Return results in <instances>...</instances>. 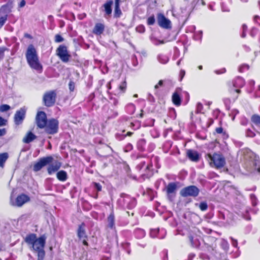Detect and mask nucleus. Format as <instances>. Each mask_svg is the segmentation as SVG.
Listing matches in <instances>:
<instances>
[{"instance_id": "55", "label": "nucleus", "mask_w": 260, "mask_h": 260, "mask_svg": "<svg viewBox=\"0 0 260 260\" xmlns=\"http://www.w3.org/2000/svg\"><path fill=\"white\" fill-rule=\"evenodd\" d=\"M69 88L70 91H73L75 89V83L73 81H70L69 83Z\"/></svg>"}, {"instance_id": "25", "label": "nucleus", "mask_w": 260, "mask_h": 260, "mask_svg": "<svg viewBox=\"0 0 260 260\" xmlns=\"http://www.w3.org/2000/svg\"><path fill=\"white\" fill-rule=\"evenodd\" d=\"M37 239V236L35 234H30L26 236L25 242L27 244L32 245Z\"/></svg>"}, {"instance_id": "39", "label": "nucleus", "mask_w": 260, "mask_h": 260, "mask_svg": "<svg viewBox=\"0 0 260 260\" xmlns=\"http://www.w3.org/2000/svg\"><path fill=\"white\" fill-rule=\"evenodd\" d=\"M159 229H152L150 232V236L152 238L157 237L158 238H162V237H159L157 236V234L159 233Z\"/></svg>"}, {"instance_id": "11", "label": "nucleus", "mask_w": 260, "mask_h": 260, "mask_svg": "<svg viewBox=\"0 0 260 260\" xmlns=\"http://www.w3.org/2000/svg\"><path fill=\"white\" fill-rule=\"evenodd\" d=\"M26 110L27 108L25 107H23L16 111L14 116V122L16 125H19L22 123L25 118Z\"/></svg>"}, {"instance_id": "44", "label": "nucleus", "mask_w": 260, "mask_h": 260, "mask_svg": "<svg viewBox=\"0 0 260 260\" xmlns=\"http://www.w3.org/2000/svg\"><path fill=\"white\" fill-rule=\"evenodd\" d=\"M249 69V66L246 64H243L240 66L239 68V71L241 73H243Z\"/></svg>"}, {"instance_id": "7", "label": "nucleus", "mask_w": 260, "mask_h": 260, "mask_svg": "<svg viewBox=\"0 0 260 260\" xmlns=\"http://www.w3.org/2000/svg\"><path fill=\"white\" fill-rule=\"evenodd\" d=\"M56 99V93L55 90H51L45 93L43 98L44 105L48 107L53 106L55 103Z\"/></svg>"}, {"instance_id": "26", "label": "nucleus", "mask_w": 260, "mask_h": 260, "mask_svg": "<svg viewBox=\"0 0 260 260\" xmlns=\"http://www.w3.org/2000/svg\"><path fill=\"white\" fill-rule=\"evenodd\" d=\"M146 142L144 139H139L137 143V148L140 151L143 152L145 150Z\"/></svg>"}, {"instance_id": "19", "label": "nucleus", "mask_w": 260, "mask_h": 260, "mask_svg": "<svg viewBox=\"0 0 260 260\" xmlns=\"http://www.w3.org/2000/svg\"><path fill=\"white\" fill-rule=\"evenodd\" d=\"M85 224L83 222L78 226L77 230V236L80 239L82 238H87V235L85 231Z\"/></svg>"}, {"instance_id": "37", "label": "nucleus", "mask_w": 260, "mask_h": 260, "mask_svg": "<svg viewBox=\"0 0 260 260\" xmlns=\"http://www.w3.org/2000/svg\"><path fill=\"white\" fill-rule=\"evenodd\" d=\"M250 210V208H246L244 211L242 213V216L246 220H250L251 218L249 215V212Z\"/></svg>"}, {"instance_id": "29", "label": "nucleus", "mask_w": 260, "mask_h": 260, "mask_svg": "<svg viewBox=\"0 0 260 260\" xmlns=\"http://www.w3.org/2000/svg\"><path fill=\"white\" fill-rule=\"evenodd\" d=\"M177 189V185L175 183H169L167 186L166 191L168 195L174 193Z\"/></svg>"}, {"instance_id": "30", "label": "nucleus", "mask_w": 260, "mask_h": 260, "mask_svg": "<svg viewBox=\"0 0 260 260\" xmlns=\"http://www.w3.org/2000/svg\"><path fill=\"white\" fill-rule=\"evenodd\" d=\"M134 235L136 238L142 239L145 236L146 233L144 230L138 228L135 230Z\"/></svg>"}, {"instance_id": "63", "label": "nucleus", "mask_w": 260, "mask_h": 260, "mask_svg": "<svg viewBox=\"0 0 260 260\" xmlns=\"http://www.w3.org/2000/svg\"><path fill=\"white\" fill-rule=\"evenodd\" d=\"M7 133L6 129L5 128L0 129V137L5 135Z\"/></svg>"}, {"instance_id": "32", "label": "nucleus", "mask_w": 260, "mask_h": 260, "mask_svg": "<svg viewBox=\"0 0 260 260\" xmlns=\"http://www.w3.org/2000/svg\"><path fill=\"white\" fill-rule=\"evenodd\" d=\"M157 58L158 61L162 64L167 63L169 60V57L166 55L162 54H158Z\"/></svg>"}, {"instance_id": "49", "label": "nucleus", "mask_w": 260, "mask_h": 260, "mask_svg": "<svg viewBox=\"0 0 260 260\" xmlns=\"http://www.w3.org/2000/svg\"><path fill=\"white\" fill-rule=\"evenodd\" d=\"M202 38V31H199L196 33L194 36V39L196 40H200Z\"/></svg>"}, {"instance_id": "2", "label": "nucleus", "mask_w": 260, "mask_h": 260, "mask_svg": "<svg viewBox=\"0 0 260 260\" xmlns=\"http://www.w3.org/2000/svg\"><path fill=\"white\" fill-rule=\"evenodd\" d=\"M117 203L124 209H132L136 205L135 199L124 193L120 194V198L118 200Z\"/></svg>"}, {"instance_id": "35", "label": "nucleus", "mask_w": 260, "mask_h": 260, "mask_svg": "<svg viewBox=\"0 0 260 260\" xmlns=\"http://www.w3.org/2000/svg\"><path fill=\"white\" fill-rule=\"evenodd\" d=\"M251 121L256 125H260V116L257 114H254L251 117Z\"/></svg>"}, {"instance_id": "21", "label": "nucleus", "mask_w": 260, "mask_h": 260, "mask_svg": "<svg viewBox=\"0 0 260 260\" xmlns=\"http://www.w3.org/2000/svg\"><path fill=\"white\" fill-rule=\"evenodd\" d=\"M37 138V136L31 132L27 133L22 140V142L26 144H28Z\"/></svg>"}, {"instance_id": "46", "label": "nucleus", "mask_w": 260, "mask_h": 260, "mask_svg": "<svg viewBox=\"0 0 260 260\" xmlns=\"http://www.w3.org/2000/svg\"><path fill=\"white\" fill-rule=\"evenodd\" d=\"M6 50H8V49L6 47H0V61L4 58L5 52Z\"/></svg>"}, {"instance_id": "17", "label": "nucleus", "mask_w": 260, "mask_h": 260, "mask_svg": "<svg viewBox=\"0 0 260 260\" xmlns=\"http://www.w3.org/2000/svg\"><path fill=\"white\" fill-rule=\"evenodd\" d=\"M218 217L220 219L225 220L227 222H230L233 219V214L228 210L220 211L218 213Z\"/></svg>"}, {"instance_id": "58", "label": "nucleus", "mask_w": 260, "mask_h": 260, "mask_svg": "<svg viewBox=\"0 0 260 260\" xmlns=\"http://www.w3.org/2000/svg\"><path fill=\"white\" fill-rule=\"evenodd\" d=\"M258 32L257 29L256 28H252L250 31V35L252 37H254Z\"/></svg>"}, {"instance_id": "42", "label": "nucleus", "mask_w": 260, "mask_h": 260, "mask_svg": "<svg viewBox=\"0 0 260 260\" xmlns=\"http://www.w3.org/2000/svg\"><path fill=\"white\" fill-rule=\"evenodd\" d=\"M11 109V107L9 105L7 104H3L0 106V112H4L8 111Z\"/></svg>"}, {"instance_id": "8", "label": "nucleus", "mask_w": 260, "mask_h": 260, "mask_svg": "<svg viewBox=\"0 0 260 260\" xmlns=\"http://www.w3.org/2000/svg\"><path fill=\"white\" fill-rule=\"evenodd\" d=\"M199 192L200 190L197 186L190 185L182 188L180 191V194L183 197H196L198 196Z\"/></svg>"}, {"instance_id": "57", "label": "nucleus", "mask_w": 260, "mask_h": 260, "mask_svg": "<svg viewBox=\"0 0 260 260\" xmlns=\"http://www.w3.org/2000/svg\"><path fill=\"white\" fill-rule=\"evenodd\" d=\"M7 123V120L0 116V127L6 125Z\"/></svg>"}, {"instance_id": "22", "label": "nucleus", "mask_w": 260, "mask_h": 260, "mask_svg": "<svg viewBox=\"0 0 260 260\" xmlns=\"http://www.w3.org/2000/svg\"><path fill=\"white\" fill-rule=\"evenodd\" d=\"M188 158L192 161H197L199 160V156L196 151L188 150L187 152Z\"/></svg>"}, {"instance_id": "23", "label": "nucleus", "mask_w": 260, "mask_h": 260, "mask_svg": "<svg viewBox=\"0 0 260 260\" xmlns=\"http://www.w3.org/2000/svg\"><path fill=\"white\" fill-rule=\"evenodd\" d=\"M113 4V1L112 0H110L104 4L103 7L104 8V11L107 15L109 16L111 14L112 6Z\"/></svg>"}, {"instance_id": "31", "label": "nucleus", "mask_w": 260, "mask_h": 260, "mask_svg": "<svg viewBox=\"0 0 260 260\" xmlns=\"http://www.w3.org/2000/svg\"><path fill=\"white\" fill-rule=\"evenodd\" d=\"M191 246L193 247H198L200 245V242L197 238H194L192 236H188Z\"/></svg>"}, {"instance_id": "52", "label": "nucleus", "mask_w": 260, "mask_h": 260, "mask_svg": "<svg viewBox=\"0 0 260 260\" xmlns=\"http://www.w3.org/2000/svg\"><path fill=\"white\" fill-rule=\"evenodd\" d=\"M255 133L250 129H247L246 131V136L248 137H253L255 136Z\"/></svg>"}, {"instance_id": "5", "label": "nucleus", "mask_w": 260, "mask_h": 260, "mask_svg": "<svg viewBox=\"0 0 260 260\" xmlns=\"http://www.w3.org/2000/svg\"><path fill=\"white\" fill-rule=\"evenodd\" d=\"M59 122L57 119L52 118L48 120L45 128V132L49 135L56 134L58 131Z\"/></svg>"}, {"instance_id": "60", "label": "nucleus", "mask_w": 260, "mask_h": 260, "mask_svg": "<svg viewBox=\"0 0 260 260\" xmlns=\"http://www.w3.org/2000/svg\"><path fill=\"white\" fill-rule=\"evenodd\" d=\"M126 86L125 82H123L121 85H119V88L121 91L124 92L126 89Z\"/></svg>"}, {"instance_id": "34", "label": "nucleus", "mask_w": 260, "mask_h": 260, "mask_svg": "<svg viewBox=\"0 0 260 260\" xmlns=\"http://www.w3.org/2000/svg\"><path fill=\"white\" fill-rule=\"evenodd\" d=\"M8 158V154L7 153H3L0 154V167H4V164Z\"/></svg>"}, {"instance_id": "1", "label": "nucleus", "mask_w": 260, "mask_h": 260, "mask_svg": "<svg viewBox=\"0 0 260 260\" xmlns=\"http://www.w3.org/2000/svg\"><path fill=\"white\" fill-rule=\"evenodd\" d=\"M26 58L29 66L39 72L42 71V66L39 62L36 49L32 45H29L26 52Z\"/></svg>"}, {"instance_id": "10", "label": "nucleus", "mask_w": 260, "mask_h": 260, "mask_svg": "<svg viewBox=\"0 0 260 260\" xmlns=\"http://www.w3.org/2000/svg\"><path fill=\"white\" fill-rule=\"evenodd\" d=\"M245 84L244 79L241 77H237L233 80L232 86L230 87L231 92H236L238 93H241V88L243 87Z\"/></svg>"}, {"instance_id": "13", "label": "nucleus", "mask_w": 260, "mask_h": 260, "mask_svg": "<svg viewBox=\"0 0 260 260\" xmlns=\"http://www.w3.org/2000/svg\"><path fill=\"white\" fill-rule=\"evenodd\" d=\"M158 24L162 28L169 29L171 28V21L165 17L162 13H158L157 16Z\"/></svg>"}, {"instance_id": "20", "label": "nucleus", "mask_w": 260, "mask_h": 260, "mask_svg": "<svg viewBox=\"0 0 260 260\" xmlns=\"http://www.w3.org/2000/svg\"><path fill=\"white\" fill-rule=\"evenodd\" d=\"M105 25L101 23H96L92 32L95 35H101L104 31Z\"/></svg>"}, {"instance_id": "40", "label": "nucleus", "mask_w": 260, "mask_h": 260, "mask_svg": "<svg viewBox=\"0 0 260 260\" xmlns=\"http://www.w3.org/2000/svg\"><path fill=\"white\" fill-rule=\"evenodd\" d=\"M36 251L38 252V260H43L45 255L44 248L36 250Z\"/></svg>"}, {"instance_id": "43", "label": "nucleus", "mask_w": 260, "mask_h": 260, "mask_svg": "<svg viewBox=\"0 0 260 260\" xmlns=\"http://www.w3.org/2000/svg\"><path fill=\"white\" fill-rule=\"evenodd\" d=\"M203 109V106L202 104L201 103H198L196 106V113H202V110Z\"/></svg>"}, {"instance_id": "16", "label": "nucleus", "mask_w": 260, "mask_h": 260, "mask_svg": "<svg viewBox=\"0 0 260 260\" xmlns=\"http://www.w3.org/2000/svg\"><path fill=\"white\" fill-rule=\"evenodd\" d=\"M8 13L7 7L3 6L0 8V28H1L6 23L8 18Z\"/></svg>"}, {"instance_id": "14", "label": "nucleus", "mask_w": 260, "mask_h": 260, "mask_svg": "<svg viewBox=\"0 0 260 260\" xmlns=\"http://www.w3.org/2000/svg\"><path fill=\"white\" fill-rule=\"evenodd\" d=\"M29 201V198L27 195L21 194L18 196L15 202L11 200V204L12 206L21 207L24 204Z\"/></svg>"}, {"instance_id": "28", "label": "nucleus", "mask_w": 260, "mask_h": 260, "mask_svg": "<svg viewBox=\"0 0 260 260\" xmlns=\"http://www.w3.org/2000/svg\"><path fill=\"white\" fill-rule=\"evenodd\" d=\"M108 227L111 229L115 228V216L113 212H112L108 217Z\"/></svg>"}, {"instance_id": "4", "label": "nucleus", "mask_w": 260, "mask_h": 260, "mask_svg": "<svg viewBox=\"0 0 260 260\" xmlns=\"http://www.w3.org/2000/svg\"><path fill=\"white\" fill-rule=\"evenodd\" d=\"M246 168L247 171L250 173H260V161L258 158L254 156L253 158L250 156V159L247 162Z\"/></svg>"}, {"instance_id": "51", "label": "nucleus", "mask_w": 260, "mask_h": 260, "mask_svg": "<svg viewBox=\"0 0 260 260\" xmlns=\"http://www.w3.org/2000/svg\"><path fill=\"white\" fill-rule=\"evenodd\" d=\"M94 188L98 191H101L102 190V185L99 183L94 182L93 183Z\"/></svg>"}, {"instance_id": "24", "label": "nucleus", "mask_w": 260, "mask_h": 260, "mask_svg": "<svg viewBox=\"0 0 260 260\" xmlns=\"http://www.w3.org/2000/svg\"><path fill=\"white\" fill-rule=\"evenodd\" d=\"M120 0H115L114 8V17L119 18L122 14V12L120 9Z\"/></svg>"}, {"instance_id": "33", "label": "nucleus", "mask_w": 260, "mask_h": 260, "mask_svg": "<svg viewBox=\"0 0 260 260\" xmlns=\"http://www.w3.org/2000/svg\"><path fill=\"white\" fill-rule=\"evenodd\" d=\"M172 101L173 103L176 106H179L181 104V99L179 95L177 92L173 93L172 95Z\"/></svg>"}, {"instance_id": "6", "label": "nucleus", "mask_w": 260, "mask_h": 260, "mask_svg": "<svg viewBox=\"0 0 260 260\" xmlns=\"http://www.w3.org/2000/svg\"><path fill=\"white\" fill-rule=\"evenodd\" d=\"M56 54L63 62L67 63L70 60L71 55L67 46L64 45L59 46L56 50Z\"/></svg>"}, {"instance_id": "59", "label": "nucleus", "mask_w": 260, "mask_h": 260, "mask_svg": "<svg viewBox=\"0 0 260 260\" xmlns=\"http://www.w3.org/2000/svg\"><path fill=\"white\" fill-rule=\"evenodd\" d=\"M145 163H146L145 161H141L139 164H138L137 166V167H136L137 169L139 171H140L143 168V167L145 165Z\"/></svg>"}, {"instance_id": "38", "label": "nucleus", "mask_w": 260, "mask_h": 260, "mask_svg": "<svg viewBox=\"0 0 260 260\" xmlns=\"http://www.w3.org/2000/svg\"><path fill=\"white\" fill-rule=\"evenodd\" d=\"M150 40L151 41V42L155 45H160V44H164V41L163 40H158L157 38L154 37H150Z\"/></svg>"}, {"instance_id": "41", "label": "nucleus", "mask_w": 260, "mask_h": 260, "mask_svg": "<svg viewBox=\"0 0 260 260\" xmlns=\"http://www.w3.org/2000/svg\"><path fill=\"white\" fill-rule=\"evenodd\" d=\"M200 2L203 6L205 5L204 0H193L191 3V7L194 9Z\"/></svg>"}, {"instance_id": "54", "label": "nucleus", "mask_w": 260, "mask_h": 260, "mask_svg": "<svg viewBox=\"0 0 260 260\" xmlns=\"http://www.w3.org/2000/svg\"><path fill=\"white\" fill-rule=\"evenodd\" d=\"M250 197L253 206H255L257 204L256 198L254 194H251Z\"/></svg>"}, {"instance_id": "27", "label": "nucleus", "mask_w": 260, "mask_h": 260, "mask_svg": "<svg viewBox=\"0 0 260 260\" xmlns=\"http://www.w3.org/2000/svg\"><path fill=\"white\" fill-rule=\"evenodd\" d=\"M57 178L60 181L64 182L68 179V175L65 171L61 170L56 174Z\"/></svg>"}, {"instance_id": "12", "label": "nucleus", "mask_w": 260, "mask_h": 260, "mask_svg": "<svg viewBox=\"0 0 260 260\" xmlns=\"http://www.w3.org/2000/svg\"><path fill=\"white\" fill-rule=\"evenodd\" d=\"M46 114L43 111H40L37 113L36 117V122L38 127L44 128L47 122Z\"/></svg>"}, {"instance_id": "15", "label": "nucleus", "mask_w": 260, "mask_h": 260, "mask_svg": "<svg viewBox=\"0 0 260 260\" xmlns=\"http://www.w3.org/2000/svg\"><path fill=\"white\" fill-rule=\"evenodd\" d=\"M46 243V237L42 236L38 238L32 245V248L36 251L44 248Z\"/></svg>"}, {"instance_id": "62", "label": "nucleus", "mask_w": 260, "mask_h": 260, "mask_svg": "<svg viewBox=\"0 0 260 260\" xmlns=\"http://www.w3.org/2000/svg\"><path fill=\"white\" fill-rule=\"evenodd\" d=\"M163 80H159L158 83L156 84L154 86V88L155 90H156L159 87L162 86L163 85Z\"/></svg>"}, {"instance_id": "56", "label": "nucleus", "mask_w": 260, "mask_h": 260, "mask_svg": "<svg viewBox=\"0 0 260 260\" xmlns=\"http://www.w3.org/2000/svg\"><path fill=\"white\" fill-rule=\"evenodd\" d=\"M133 134V133L132 132H128L126 135H124V136H119L118 137V135H116V137H117V139H118L119 140H122L123 138H124L126 136H131Z\"/></svg>"}, {"instance_id": "18", "label": "nucleus", "mask_w": 260, "mask_h": 260, "mask_svg": "<svg viewBox=\"0 0 260 260\" xmlns=\"http://www.w3.org/2000/svg\"><path fill=\"white\" fill-rule=\"evenodd\" d=\"M49 165L47 168V172L49 175H51L57 171L61 167V163L58 161H55L51 165Z\"/></svg>"}, {"instance_id": "53", "label": "nucleus", "mask_w": 260, "mask_h": 260, "mask_svg": "<svg viewBox=\"0 0 260 260\" xmlns=\"http://www.w3.org/2000/svg\"><path fill=\"white\" fill-rule=\"evenodd\" d=\"M136 30L140 33H143L145 30V28L143 25H140L136 27Z\"/></svg>"}, {"instance_id": "36", "label": "nucleus", "mask_w": 260, "mask_h": 260, "mask_svg": "<svg viewBox=\"0 0 260 260\" xmlns=\"http://www.w3.org/2000/svg\"><path fill=\"white\" fill-rule=\"evenodd\" d=\"M196 206H198L200 210L205 211L208 209V205L206 202H202L200 204H196Z\"/></svg>"}, {"instance_id": "45", "label": "nucleus", "mask_w": 260, "mask_h": 260, "mask_svg": "<svg viewBox=\"0 0 260 260\" xmlns=\"http://www.w3.org/2000/svg\"><path fill=\"white\" fill-rule=\"evenodd\" d=\"M155 21V19L154 18V16L152 15L148 17L147 19V23L149 25H152L154 24Z\"/></svg>"}, {"instance_id": "61", "label": "nucleus", "mask_w": 260, "mask_h": 260, "mask_svg": "<svg viewBox=\"0 0 260 260\" xmlns=\"http://www.w3.org/2000/svg\"><path fill=\"white\" fill-rule=\"evenodd\" d=\"M232 241V244L233 246L237 247L238 246V241L237 240L234 239L233 237H230Z\"/></svg>"}, {"instance_id": "64", "label": "nucleus", "mask_w": 260, "mask_h": 260, "mask_svg": "<svg viewBox=\"0 0 260 260\" xmlns=\"http://www.w3.org/2000/svg\"><path fill=\"white\" fill-rule=\"evenodd\" d=\"M254 21L256 23H257V24L260 25V17L256 15V16H254Z\"/></svg>"}, {"instance_id": "48", "label": "nucleus", "mask_w": 260, "mask_h": 260, "mask_svg": "<svg viewBox=\"0 0 260 260\" xmlns=\"http://www.w3.org/2000/svg\"><path fill=\"white\" fill-rule=\"evenodd\" d=\"M55 42L56 43H60L64 41V39L59 34L56 35L55 36Z\"/></svg>"}, {"instance_id": "47", "label": "nucleus", "mask_w": 260, "mask_h": 260, "mask_svg": "<svg viewBox=\"0 0 260 260\" xmlns=\"http://www.w3.org/2000/svg\"><path fill=\"white\" fill-rule=\"evenodd\" d=\"M239 113V111L237 109H233L231 111V113H229V115L231 117L233 121L234 120L235 116Z\"/></svg>"}, {"instance_id": "9", "label": "nucleus", "mask_w": 260, "mask_h": 260, "mask_svg": "<svg viewBox=\"0 0 260 260\" xmlns=\"http://www.w3.org/2000/svg\"><path fill=\"white\" fill-rule=\"evenodd\" d=\"M53 160V158L52 156H48L41 158L38 161L34 164L33 166V170L35 172H38L44 167L51 163Z\"/></svg>"}, {"instance_id": "3", "label": "nucleus", "mask_w": 260, "mask_h": 260, "mask_svg": "<svg viewBox=\"0 0 260 260\" xmlns=\"http://www.w3.org/2000/svg\"><path fill=\"white\" fill-rule=\"evenodd\" d=\"M208 156L210 159V166L212 167L220 169L225 164V158L221 154L215 153L213 155L209 154Z\"/></svg>"}, {"instance_id": "50", "label": "nucleus", "mask_w": 260, "mask_h": 260, "mask_svg": "<svg viewBox=\"0 0 260 260\" xmlns=\"http://www.w3.org/2000/svg\"><path fill=\"white\" fill-rule=\"evenodd\" d=\"M133 146L132 144H131V143H128L124 147V150L125 152H127L131 151L133 149Z\"/></svg>"}]
</instances>
